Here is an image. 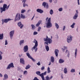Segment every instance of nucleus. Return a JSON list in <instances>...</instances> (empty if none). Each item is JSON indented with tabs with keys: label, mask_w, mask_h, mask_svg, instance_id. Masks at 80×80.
<instances>
[{
	"label": "nucleus",
	"mask_w": 80,
	"mask_h": 80,
	"mask_svg": "<svg viewBox=\"0 0 80 80\" xmlns=\"http://www.w3.org/2000/svg\"><path fill=\"white\" fill-rule=\"evenodd\" d=\"M33 43H35V45L34 46V47L32 48L31 50L33 51V50H34L35 52L37 51V50H38V48H37L38 46V42L36 40V39H34V40L32 41Z\"/></svg>",
	"instance_id": "nucleus-1"
},
{
	"label": "nucleus",
	"mask_w": 80,
	"mask_h": 80,
	"mask_svg": "<svg viewBox=\"0 0 80 80\" xmlns=\"http://www.w3.org/2000/svg\"><path fill=\"white\" fill-rule=\"evenodd\" d=\"M47 28H51L52 27V24L51 23V18H50L48 20L46 23Z\"/></svg>",
	"instance_id": "nucleus-2"
},
{
	"label": "nucleus",
	"mask_w": 80,
	"mask_h": 80,
	"mask_svg": "<svg viewBox=\"0 0 80 80\" xmlns=\"http://www.w3.org/2000/svg\"><path fill=\"white\" fill-rule=\"evenodd\" d=\"M21 18V15L20 13H18L16 14V17L15 18L14 22L20 20Z\"/></svg>",
	"instance_id": "nucleus-3"
},
{
	"label": "nucleus",
	"mask_w": 80,
	"mask_h": 80,
	"mask_svg": "<svg viewBox=\"0 0 80 80\" xmlns=\"http://www.w3.org/2000/svg\"><path fill=\"white\" fill-rule=\"evenodd\" d=\"M72 38L73 36H72L71 35H70L69 36L67 37V42L68 43H71V42L72 40Z\"/></svg>",
	"instance_id": "nucleus-4"
},
{
	"label": "nucleus",
	"mask_w": 80,
	"mask_h": 80,
	"mask_svg": "<svg viewBox=\"0 0 80 80\" xmlns=\"http://www.w3.org/2000/svg\"><path fill=\"white\" fill-rule=\"evenodd\" d=\"M52 43V40L50 38H48V39H47V41L45 42L44 43L45 45H48V43L49 44H50L51 43Z\"/></svg>",
	"instance_id": "nucleus-5"
},
{
	"label": "nucleus",
	"mask_w": 80,
	"mask_h": 80,
	"mask_svg": "<svg viewBox=\"0 0 80 80\" xmlns=\"http://www.w3.org/2000/svg\"><path fill=\"white\" fill-rule=\"evenodd\" d=\"M10 20H12V19L10 18L4 19H2V24L3 25L4 23H8V22H9V21H10Z\"/></svg>",
	"instance_id": "nucleus-6"
},
{
	"label": "nucleus",
	"mask_w": 80,
	"mask_h": 80,
	"mask_svg": "<svg viewBox=\"0 0 80 80\" xmlns=\"http://www.w3.org/2000/svg\"><path fill=\"white\" fill-rule=\"evenodd\" d=\"M14 33H15V31L14 30L10 31L9 32V35L11 40H12L13 39V37Z\"/></svg>",
	"instance_id": "nucleus-7"
},
{
	"label": "nucleus",
	"mask_w": 80,
	"mask_h": 80,
	"mask_svg": "<svg viewBox=\"0 0 80 80\" xmlns=\"http://www.w3.org/2000/svg\"><path fill=\"white\" fill-rule=\"evenodd\" d=\"M26 55L28 57V58H30V59H31L33 61V62H35V60L34 59V58H33L30 55V54L28 52H27L26 53Z\"/></svg>",
	"instance_id": "nucleus-8"
},
{
	"label": "nucleus",
	"mask_w": 80,
	"mask_h": 80,
	"mask_svg": "<svg viewBox=\"0 0 80 80\" xmlns=\"http://www.w3.org/2000/svg\"><path fill=\"white\" fill-rule=\"evenodd\" d=\"M11 68H14V66L13 65V63L11 62L9 64L7 68V70L10 69Z\"/></svg>",
	"instance_id": "nucleus-9"
},
{
	"label": "nucleus",
	"mask_w": 80,
	"mask_h": 80,
	"mask_svg": "<svg viewBox=\"0 0 80 80\" xmlns=\"http://www.w3.org/2000/svg\"><path fill=\"white\" fill-rule=\"evenodd\" d=\"M47 71H45L44 72L42 73H41V78L42 80H45V78H44V75H47Z\"/></svg>",
	"instance_id": "nucleus-10"
},
{
	"label": "nucleus",
	"mask_w": 80,
	"mask_h": 80,
	"mask_svg": "<svg viewBox=\"0 0 80 80\" xmlns=\"http://www.w3.org/2000/svg\"><path fill=\"white\" fill-rule=\"evenodd\" d=\"M28 50V46H25L23 48V50L24 52H27Z\"/></svg>",
	"instance_id": "nucleus-11"
},
{
	"label": "nucleus",
	"mask_w": 80,
	"mask_h": 80,
	"mask_svg": "<svg viewBox=\"0 0 80 80\" xmlns=\"http://www.w3.org/2000/svg\"><path fill=\"white\" fill-rule=\"evenodd\" d=\"M54 53L56 56L57 57L58 55V53H59V51L58 49H55L54 50Z\"/></svg>",
	"instance_id": "nucleus-12"
},
{
	"label": "nucleus",
	"mask_w": 80,
	"mask_h": 80,
	"mask_svg": "<svg viewBox=\"0 0 80 80\" xmlns=\"http://www.w3.org/2000/svg\"><path fill=\"white\" fill-rule=\"evenodd\" d=\"M53 78V76H51V77L49 78L48 76L47 75L46 77L45 78V80H50L52 79Z\"/></svg>",
	"instance_id": "nucleus-13"
},
{
	"label": "nucleus",
	"mask_w": 80,
	"mask_h": 80,
	"mask_svg": "<svg viewBox=\"0 0 80 80\" xmlns=\"http://www.w3.org/2000/svg\"><path fill=\"white\" fill-rule=\"evenodd\" d=\"M20 63L23 65H25V60H24L23 58H20Z\"/></svg>",
	"instance_id": "nucleus-14"
},
{
	"label": "nucleus",
	"mask_w": 80,
	"mask_h": 80,
	"mask_svg": "<svg viewBox=\"0 0 80 80\" xmlns=\"http://www.w3.org/2000/svg\"><path fill=\"white\" fill-rule=\"evenodd\" d=\"M18 25L20 27V28L22 29L23 27V25L22 24L21 22H19L18 23Z\"/></svg>",
	"instance_id": "nucleus-15"
},
{
	"label": "nucleus",
	"mask_w": 80,
	"mask_h": 80,
	"mask_svg": "<svg viewBox=\"0 0 80 80\" xmlns=\"http://www.w3.org/2000/svg\"><path fill=\"white\" fill-rule=\"evenodd\" d=\"M59 63H63L64 62H65V60L63 59H60L58 62Z\"/></svg>",
	"instance_id": "nucleus-16"
},
{
	"label": "nucleus",
	"mask_w": 80,
	"mask_h": 80,
	"mask_svg": "<svg viewBox=\"0 0 80 80\" xmlns=\"http://www.w3.org/2000/svg\"><path fill=\"white\" fill-rule=\"evenodd\" d=\"M0 9L1 13H2L3 12H5L6 11V9H5L3 8H0Z\"/></svg>",
	"instance_id": "nucleus-17"
},
{
	"label": "nucleus",
	"mask_w": 80,
	"mask_h": 80,
	"mask_svg": "<svg viewBox=\"0 0 80 80\" xmlns=\"http://www.w3.org/2000/svg\"><path fill=\"white\" fill-rule=\"evenodd\" d=\"M37 12L38 13H42L43 12V11L41 9H37Z\"/></svg>",
	"instance_id": "nucleus-18"
},
{
	"label": "nucleus",
	"mask_w": 80,
	"mask_h": 80,
	"mask_svg": "<svg viewBox=\"0 0 80 80\" xmlns=\"http://www.w3.org/2000/svg\"><path fill=\"white\" fill-rule=\"evenodd\" d=\"M63 72L65 74H67L68 71H67V68H65L64 69Z\"/></svg>",
	"instance_id": "nucleus-19"
},
{
	"label": "nucleus",
	"mask_w": 80,
	"mask_h": 80,
	"mask_svg": "<svg viewBox=\"0 0 80 80\" xmlns=\"http://www.w3.org/2000/svg\"><path fill=\"white\" fill-rule=\"evenodd\" d=\"M78 17V14H77V13H76L73 17V19H74V20H76V19Z\"/></svg>",
	"instance_id": "nucleus-20"
},
{
	"label": "nucleus",
	"mask_w": 80,
	"mask_h": 80,
	"mask_svg": "<svg viewBox=\"0 0 80 80\" xmlns=\"http://www.w3.org/2000/svg\"><path fill=\"white\" fill-rule=\"evenodd\" d=\"M41 72L40 71H37L36 72V73L39 76H40V77H42V74L40 73Z\"/></svg>",
	"instance_id": "nucleus-21"
},
{
	"label": "nucleus",
	"mask_w": 80,
	"mask_h": 80,
	"mask_svg": "<svg viewBox=\"0 0 80 80\" xmlns=\"http://www.w3.org/2000/svg\"><path fill=\"white\" fill-rule=\"evenodd\" d=\"M41 22H42V21H39L37 23V24H36V27H39L40 25V24L41 23Z\"/></svg>",
	"instance_id": "nucleus-22"
},
{
	"label": "nucleus",
	"mask_w": 80,
	"mask_h": 80,
	"mask_svg": "<svg viewBox=\"0 0 80 80\" xmlns=\"http://www.w3.org/2000/svg\"><path fill=\"white\" fill-rule=\"evenodd\" d=\"M50 60L51 62L53 63V62H54V57L53 56H51V57Z\"/></svg>",
	"instance_id": "nucleus-23"
},
{
	"label": "nucleus",
	"mask_w": 80,
	"mask_h": 80,
	"mask_svg": "<svg viewBox=\"0 0 80 80\" xmlns=\"http://www.w3.org/2000/svg\"><path fill=\"white\" fill-rule=\"evenodd\" d=\"M3 33L0 34V40H3Z\"/></svg>",
	"instance_id": "nucleus-24"
},
{
	"label": "nucleus",
	"mask_w": 80,
	"mask_h": 80,
	"mask_svg": "<svg viewBox=\"0 0 80 80\" xmlns=\"http://www.w3.org/2000/svg\"><path fill=\"white\" fill-rule=\"evenodd\" d=\"M24 43V40H21L19 42V45L20 46H21L22 44H23V43Z\"/></svg>",
	"instance_id": "nucleus-25"
},
{
	"label": "nucleus",
	"mask_w": 80,
	"mask_h": 80,
	"mask_svg": "<svg viewBox=\"0 0 80 80\" xmlns=\"http://www.w3.org/2000/svg\"><path fill=\"white\" fill-rule=\"evenodd\" d=\"M65 53H68L67 56L69 58V56L70 55V52H69V51L68 50H66L65 52Z\"/></svg>",
	"instance_id": "nucleus-26"
},
{
	"label": "nucleus",
	"mask_w": 80,
	"mask_h": 80,
	"mask_svg": "<svg viewBox=\"0 0 80 80\" xmlns=\"http://www.w3.org/2000/svg\"><path fill=\"white\" fill-rule=\"evenodd\" d=\"M45 45L46 49V50L47 52H48V51H49V47H48V46L46 45V44Z\"/></svg>",
	"instance_id": "nucleus-27"
},
{
	"label": "nucleus",
	"mask_w": 80,
	"mask_h": 80,
	"mask_svg": "<svg viewBox=\"0 0 80 80\" xmlns=\"http://www.w3.org/2000/svg\"><path fill=\"white\" fill-rule=\"evenodd\" d=\"M3 53L1 51H0V60H2V54H3Z\"/></svg>",
	"instance_id": "nucleus-28"
},
{
	"label": "nucleus",
	"mask_w": 80,
	"mask_h": 80,
	"mask_svg": "<svg viewBox=\"0 0 80 80\" xmlns=\"http://www.w3.org/2000/svg\"><path fill=\"white\" fill-rule=\"evenodd\" d=\"M77 49H76L75 50V52L74 53L75 57L76 58L77 57Z\"/></svg>",
	"instance_id": "nucleus-29"
},
{
	"label": "nucleus",
	"mask_w": 80,
	"mask_h": 80,
	"mask_svg": "<svg viewBox=\"0 0 80 80\" xmlns=\"http://www.w3.org/2000/svg\"><path fill=\"white\" fill-rule=\"evenodd\" d=\"M21 18H22V19H24L26 18V17H25V16L24 15V14H21Z\"/></svg>",
	"instance_id": "nucleus-30"
},
{
	"label": "nucleus",
	"mask_w": 80,
	"mask_h": 80,
	"mask_svg": "<svg viewBox=\"0 0 80 80\" xmlns=\"http://www.w3.org/2000/svg\"><path fill=\"white\" fill-rule=\"evenodd\" d=\"M75 23H73L72 25H71L70 27L72 28H73L75 27Z\"/></svg>",
	"instance_id": "nucleus-31"
},
{
	"label": "nucleus",
	"mask_w": 80,
	"mask_h": 80,
	"mask_svg": "<svg viewBox=\"0 0 80 80\" xmlns=\"http://www.w3.org/2000/svg\"><path fill=\"white\" fill-rule=\"evenodd\" d=\"M55 26L57 28V29H58V28H59V25H58V24L57 23H55Z\"/></svg>",
	"instance_id": "nucleus-32"
},
{
	"label": "nucleus",
	"mask_w": 80,
	"mask_h": 80,
	"mask_svg": "<svg viewBox=\"0 0 80 80\" xmlns=\"http://www.w3.org/2000/svg\"><path fill=\"white\" fill-rule=\"evenodd\" d=\"M8 78V75L6 74H5L4 76V79H7Z\"/></svg>",
	"instance_id": "nucleus-33"
},
{
	"label": "nucleus",
	"mask_w": 80,
	"mask_h": 80,
	"mask_svg": "<svg viewBox=\"0 0 80 80\" xmlns=\"http://www.w3.org/2000/svg\"><path fill=\"white\" fill-rule=\"evenodd\" d=\"M70 72L71 73H74V72H75V70L74 68H72L70 71Z\"/></svg>",
	"instance_id": "nucleus-34"
},
{
	"label": "nucleus",
	"mask_w": 80,
	"mask_h": 80,
	"mask_svg": "<svg viewBox=\"0 0 80 80\" xmlns=\"http://www.w3.org/2000/svg\"><path fill=\"white\" fill-rule=\"evenodd\" d=\"M30 68V66L29 65H28L26 66V67L25 68V69L26 70H27L28 69H29Z\"/></svg>",
	"instance_id": "nucleus-35"
},
{
	"label": "nucleus",
	"mask_w": 80,
	"mask_h": 80,
	"mask_svg": "<svg viewBox=\"0 0 80 80\" xmlns=\"http://www.w3.org/2000/svg\"><path fill=\"white\" fill-rule=\"evenodd\" d=\"M7 5L6 4H4L3 5L2 8H4L5 9H7Z\"/></svg>",
	"instance_id": "nucleus-36"
},
{
	"label": "nucleus",
	"mask_w": 80,
	"mask_h": 80,
	"mask_svg": "<svg viewBox=\"0 0 80 80\" xmlns=\"http://www.w3.org/2000/svg\"><path fill=\"white\" fill-rule=\"evenodd\" d=\"M50 72H51V71H50V68L48 67V68L47 73H50Z\"/></svg>",
	"instance_id": "nucleus-37"
},
{
	"label": "nucleus",
	"mask_w": 80,
	"mask_h": 80,
	"mask_svg": "<svg viewBox=\"0 0 80 80\" xmlns=\"http://www.w3.org/2000/svg\"><path fill=\"white\" fill-rule=\"evenodd\" d=\"M50 15H53V11L52 9H51L50 11Z\"/></svg>",
	"instance_id": "nucleus-38"
},
{
	"label": "nucleus",
	"mask_w": 80,
	"mask_h": 80,
	"mask_svg": "<svg viewBox=\"0 0 80 80\" xmlns=\"http://www.w3.org/2000/svg\"><path fill=\"white\" fill-rule=\"evenodd\" d=\"M47 3L45 2H43L42 3V6H43L44 7H45V6H46V5H47Z\"/></svg>",
	"instance_id": "nucleus-39"
},
{
	"label": "nucleus",
	"mask_w": 80,
	"mask_h": 80,
	"mask_svg": "<svg viewBox=\"0 0 80 80\" xmlns=\"http://www.w3.org/2000/svg\"><path fill=\"white\" fill-rule=\"evenodd\" d=\"M31 27H32V30H33L35 29V26L34 25H33V24L31 25Z\"/></svg>",
	"instance_id": "nucleus-40"
},
{
	"label": "nucleus",
	"mask_w": 80,
	"mask_h": 80,
	"mask_svg": "<svg viewBox=\"0 0 80 80\" xmlns=\"http://www.w3.org/2000/svg\"><path fill=\"white\" fill-rule=\"evenodd\" d=\"M48 36H47V37L46 38H44V42H47V40H48Z\"/></svg>",
	"instance_id": "nucleus-41"
},
{
	"label": "nucleus",
	"mask_w": 80,
	"mask_h": 80,
	"mask_svg": "<svg viewBox=\"0 0 80 80\" xmlns=\"http://www.w3.org/2000/svg\"><path fill=\"white\" fill-rule=\"evenodd\" d=\"M28 73V72H27V71H25L23 72V74L25 75H27Z\"/></svg>",
	"instance_id": "nucleus-42"
},
{
	"label": "nucleus",
	"mask_w": 80,
	"mask_h": 80,
	"mask_svg": "<svg viewBox=\"0 0 80 80\" xmlns=\"http://www.w3.org/2000/svg\"><path fill=\"white\" fill-rule=\"evenodd\" d=\"M41 29L42 28L40 26H39L38 30V32H40V30H41Z\"/></svg>",
	"instance_id": "nucleus-43"
},
{
	"label": "nucleus",
	"mask_w": 80,
	"mask_h": 80,
	"mask_svg": "<svg viewBox=\"0 0 80 80\" xmlns=\"http://www.w3.org/2000/svg\"><path fill=\"white\" fill-rule=\"evenodd\" d=\"M58 10L59 11V12H62V11L63 10V8H61L58 9Z\"/></svg>",
	"instance_id": "nucleus-44"
},
{
	"label": "nucleus",
	"mask_w": 80,
	"mask_h": 80,
	"mask_svg": "<svg viewBox=\"0 0 80 80\" xmlns=\"http://www.w3.org/2000/svg\"><path fill=\"white\" fill-rule=\"evenodd\" d=\"M37 34H38V32H37L34 31L33 32V35H37Z\"/></svg>",
	"instance_id": "nucleus-45"
},
{
	"label": "nucleus",
	"mask_w": 80,
	"mask_h": 80,
	"mask_svg": "<svg viewBox=\"0 0 80 80\" xmlns=\"http://www.w3.org/2000/svg\"><path fill=\"white\" fill-rule=\"evenodd\" d=\"M5 45H8V41L7 40H5Z\"/></svg>",
	"instance_id": "nucleus-46"
},
{
	"label": "nucleus",
	"mask_w": 80,
	"mask_h": 80,
	"mask_svg": "<svg viewBox=\"0 0 80 80\" xmlns=\"http://www.w3.org/2000/svg\"><path fill=\"white\" fill-rule=\"evenodd\" d=\"M63 74L62 73L61 74V77L62 78V79H63Z\"/></svg>",
	"instance_id": "nucleus-47"
},
{
	"label": "nucleus",
	"mask_w": 80,
	"mask_h": 80,
	"mask_svg": "<svg viewBox=\"0 0 80 80\" xmlns=\"http://www.w3.org/2000/svg\"><path fill=\"white\" fill-rule=\"evenodd\" d=\"M65 28H66V27L65 26H63L62 28L63 31H65Z\"/></svg>",
	"instance_id": "nucleus-48"
},
{
	"label": "nucleus",
	"mask_w": 80,
	"mask_h": 80,
	"mask_svg": "<svg viewBox=\"0 0 80 80\" xmlns=\"http://www.w3.org/2000/svg\"><path fill=\"white\" fill-rule=\"evenodd\" d=\"M25 11H26L25 10V9H22L21 10V13H24V12H25Z\"/></svg>",
	"instance_id": "nucleus-49"
},
{
	"label": "nucleus",
	"mask_w": 80,
	"mask_h": 80,
	"mask_svg": "<svg viewBox=\"0 0 80 80\" xmlns=\"http://www.w3.org/2000/svg\"><path fill=\"white\" fill-rule=\"evenodd\" d=\"M25 6H27V5H26L25 2H23V7H25Z\"/></svg>",
	"instance_id": "nucleus-50"
},
{
	"label": "nucleus",
	"mask_w": 80,
	"mask_h": 80,
	"mask_svg": "<svg viewBox=\"0 0 80 80\" xmlns=\"http://www.w3.org/2000/svg\"><path fill=\"white\" fill-rule=\"evenodd\" d=\"M33 80H39L37 78V77H35L34 78V79H33Z\"/></svg>",
	"instance_id": "nucleus-51"
},
{
	"label": "nucleus",
	"mask_w": 80,
	"mask_h": 80,
	"mask_svg": "<svg viewBox=\"0 0 80 80\" xmlns=\"http://www.w3.org/2000/svg\"><path fill=\"white\" fill-rule=\"evenodd\" d=\"M45 69V67L44 66H42L41 68V70H43Z\"/></svg>",
	"instance_id": "nucleus-52"
},
{
	"label": "nucleus",
	"mask_w": 80,
	"mask_h": 80,
	"mask_svg": "<svg viewBox=\"0 0 80 80\" xmlns=\"http://www.w3.org/2000/svg\"><path fill=\"white\" fill-rule=\"evenodd\" d=\"M37 64L38 66H40V61H39L38 63H37Z\"/></svg>",
	"instance_id": "nucleus-53"
},
{
	"label": "nucleus",
	"mask_w": 80,
	"mask_h": 80,
	"mask_svg": "<svg viewBox=\"0 0 80 80\" xmlns=\"http://www.w3.org/2000/svg\"><path fill=\"white\" fill-rule=\"evenodd\" d=\"M46 8H48V3H47V4L46 5Z\"/></svg>",
	"instance_id": "nucleus-54"
},
{
	"label": "nucleus",
	"mask_w": 80,
	"mask_h": 80,
	"mask_svg": "<svg viewBox=\"0 0 80 80\" xmlns=\"http://www.w3.org/2000/svg\"><path fill=\"white\" fill-rule=\"evenodd\" d=\"M63 48L64 49H65V50H66V49H67V47H66V46H63Z\"/></svg>",
	"instance_id": "nucleus-55"
},
{
	"label": "nucleus",
	"mask_w": 80,
	"mask_h": 80,
	"mask_svg": "<svg viewBox=\"0 0 80 80\" xmlns=\"http://www.w3.org/2000/svg\"><path fill=\"white\" fill-rule=\"evenodd\" d=\"M78 3V5H80V0H77Z\"/></svg>",
	"instance_id": "nucleus-56"
},
{
	"label": "nucleus",
	"mask_w": 80,
	"mask_h": 80,
	"mask_svg": "<svg viewBox=\"0 0 80 80\" xmlns=\"http://www.w3.org/2000/svg\"><path fill=\"white\" fill-rule=\"evenodd\" d=\"M9 7H10V5H8V6H7L6 8V10L8 9V8H9Z\"/></svg>",
	"instance_id": "nucleus-57"
},
{
	"label": "nucleus",
	"mask_w": 80,
	"mask_h": 80,
	"mask_svg": "<svg viewBox=\"0 0 80 80\" xmlns=\"http://www.w3.org/2000/svg\"><path fill=\"white\" fill-rule=\"evenodd\" d=\"M27 1V0H23L22 1V2L23 3H25V2Z\"/></svg>",
	"instance_id": "nucleus-58"
},
{
	"label": "nucleus",
	"mask_w": 80,
	"mask_h": 80,
	"mask_svg": "<svg viewBox=\"0 0 80 80\" xmlns=\"http://www.w3.org/2000/svg\"><path fill=\"white\" fill-rule=\"evenodd\" d=\"M62 52H65V49H63V48H62Z\"/></svg>",
	"instance_id": "nucleus-59"
},
{
	"label": "nucleus",
	"mask_w": 80,
	"mask_h": 80,
	"mask_svg": "<svg viewBox=\"0 0 80 80\" xmlns=\"http://www.w3.org/2000/svg\"><path fill=\"white\" fill-rule=\"evenodd\" d=\"M76 13L77 14H78V10H76Z\"/></svg>",
	"instance_id": "nucleus-60"
},
{
	"label": "nucleus",
	"mask_w": 80,
	"mask_h": 80,
	"mask_svg": "<svg viewBox=\"0 0 80 80\" xmlns=\"http://www.w3.org/2000/svg\"><path fill=\"white\" fill-rule=\"evenodd\" d=\"M49 2L50 3H52V0H49Z\"/></svg>",
	"instance_id": "nucleus-61"
},
{
	"label": "nucleus",
	"mask_w": 80,
	"mask_h": 80,
	"mask_svg": "<svg viewBox=\"0 0 80 80\" xmlns=\"http://www.w3.org/2000/svg\"><path fill=\"white\" fill-rule=\"evenodd\" d=\"M48 18L47 17L46 19V21H47L48 20Z\"/></svg>",
	"instance_id": "nucleus-62"
},
{
	"label": "nucleus",
	"mask_w": 80,
	"mask_h": 80,
	"mask_svg": "<svg viewBox=\"0 0 80 80\" xmlns=\"http://www.w3.org/2000/svg\"><path fill=\"white\" fill-rule=\"evenodd\" d=\"M57 0H55V3H57Z\"/></svg>",
	"instance_id": "nucleus-63"
},
{
	"label": "nucleus",
	"mask_w": 80,
	"mask_h": 80,
	"mask_svg": "<svg viewBox=\"0 0 80 80\" xmlns=\"http://www.w3.org/2000/svg\"><path fill=\"white\" fill-rule=\"evenodd\" d=\"M0 77H3L2 74L1 73H0Z\"/></svg>",
	"instance_id": "nucleus-64"
}]
</instances>
